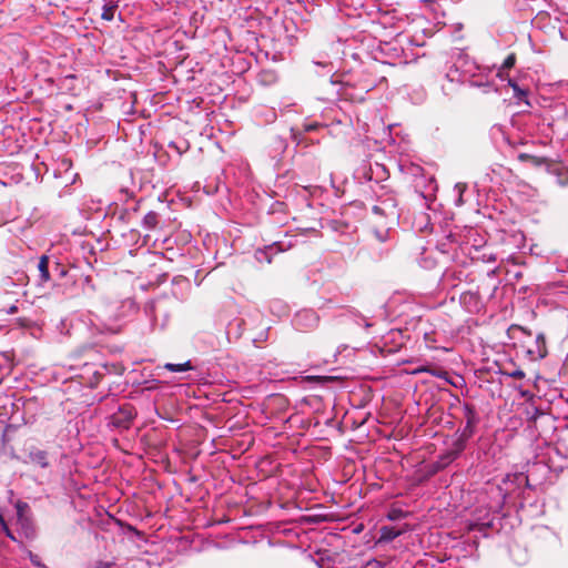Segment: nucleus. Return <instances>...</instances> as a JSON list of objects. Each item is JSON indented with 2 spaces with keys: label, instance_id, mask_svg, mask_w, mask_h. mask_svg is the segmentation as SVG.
Instances as JSON below:
<instances>
[{
  "label": "nucleus",
  "instance_id": "f257e3e1",
  "mask_svg": "<svg viewBox=\"0 0 568 568\" xmlns=\"http://www.w3.org/2000/svg\"><path fill=\"white\" fill-rule=\"evenodd\" d=\"M529 490L528 476L524 473L508 474L500 484H488L486 487V494L489 498L487 509H475V525L480 530L495 528L496 520L500 519L504 507L524 508L526 494H529Z\"/></svg>",
  "mask_w": 568,
  "mask_h": 568
},
{
  "label": "nucleus",
  "instance_id": "f03ea898",
  "mask_svg": "<svg viewBox=\"0 0 568 568\" xmlns=\"http://www.w3.org/2000/svg\"><path fill=\"white\" fill-rule=\"evenodd\" d=\"M478 251L470 245L464 236L449 231L436 244V251L443 255L447 261H452L463 267H467L473 262L471 251Z\"/></svg>",
  "mask_w": 568,
  "mask_h": 568
},
{
  "label": "nucleus",
  "instance_id": "7ed1b4c3",
  "mask_svg": "<svg viewBox=\"0 0 568 568\" xmlns=\"http://www.w3.org/2000/svg\"><path fill=\"white\" fill-rule=\"evenodd\" d=\"M170 310L165 301H148L140 314L141 333L151 334L156 331H163L170 321Z\"/></svg>",
  "mask_w": 568,
  "mask_h": 568
},
{
  "label": "nucleus",
  "instance_id": "20e7f679",
  "mask_svg": "<svg viewBox=\"0 0 568 568\" xmlns=\"http://www.w3.org/2000/svg\"><path fill=\"white\" fill-rule=\"evenodd\" d=\"M57 288H61V293L68 297H73L75 294L69 291V285H88L94 290L91 276H80L78 278L75 273H72L64 264L57 260L51 262V280Z\"/></svg>",
  "mask_w": 568,
  "mask_h": 568
},
{
  "label": "nucleus",
  "instance_id": "39448f33",
  "mask_svg": "<svg viewBox=\"0 0 568 568\" xmlns=\"http://www.w3.org/2000/svg\"><path fill=\"white\" fill-rule=\"evenodd\" d=\"M372 193L376 201L372 206L373 214L385 217L389 223L400 217L396 193L390 186L373 187Z\"/></svg>",
  "mask_w": 568,
  "mask_h": 568
},
{
  "label": "nucleus",
  "instance_id": "423d86ee",
  "mask_svg": "<svg viewBox=\"0 0 568 568\" xmlns=\"http://www.w3.org/2000/svg\"><path fill=\"white\" fill-rule=\"evenodd\" d=\"M354 178L359 182H371V190L378 186H389L385 184L389 178L386 165L378 162H363L354 172Z\"/></svg>",
  "mask_w": 568,
  "mask_h": 568
},
{
  "label": "nucleus",
  "instance_id": "0eeeda50",
  "mask_svg": "<svg viewBox=\"0 0 568 568\" xmlns=\"http://www.w3.org/2000/svg\"><path fill=\"white\" fill-rule=\"evenodd\" d=\"M478 70L479 65L475 61L470 60L463 51H458L446 78L450 82L466 83V79L476 75Z\"/></svg>",
  "mask_w": 568,
  "mask_h": 568
},
{
  "label": "nucleus",
  "instance_id": "6e6552de",
  "mask_svg": "<svg viewBox=\"0 0 568 568\" xmlns=\"http://www.w3.org/2000/svg\"><path fill=\"white\" fill-rule=\"evenodd\" d=\"M462 413L465 419L463 428L455 434L456 440L467 446L468 440L475 435L480 416L474 404L464 402L462 404Z\"/></svg>",
  "mask_w": 568,
  "mask_h": 568
},
{
  "label": "nucleus",
  "instance_id": "1a4fd4ad",
  "mask_svg": "<svg viewBox=\"0 0 568 568\" xmlns=\"http://www.w3.org/2000/svg\"><path fill=\"white\" fill-rule=\"evenodd\" d=\"M109 372L110 369L106 364L98 365L84 362L79 368V373L74 374V376L80 379L83 386L94 388Z\"/></svg>",
  "mask_w": 568,
  "mask_h": 568
},
{
  "label": "nucleus",
  "instance_id": "9d476101",
  "mask_svg": "<svg viewBox=\"0 0 568 568\" xmlns=\"http://www.w3.org/2000/svg\"><path fill=\"white\" fill-rule=\"evenodd\" d=\"M136 416V409L130 403L119 405L116 412L108 417V426L119 430H128Z\"/></svg>",
  "mask_w": 568,
  "mask_h": 568
},
{
  "label": "nucleus",
  "instance_id": "9b49d317",
  "mask_svg": "<svg viewBox=\"0 0 568 568\" xmlns=\"http://www.w3.org/2000/svg\"><path fill=\"white\" fill-rule=\"evenodd\" d=\"M464 268L457 264L446 267L440 277L442 286L444 288H455L460 283L468 281L469 274Z\"/></svg>",
  "mask_w": 568,
  "mask_h": 568
},
{
  "label": "nucleus",
  "instance_id": "f8f14e48",
  "mask_svg": "<svg viewBox=\"0 0 568 568\" xmlns=\"http://www.w3.org/2000/svg\"><path fill=\"white\" fill-rule=\"evenodd\" d=\"M459 303L462 307L469 314H478L485 307V301L480 292L467 291L460 294Z\"/></svg>",
  "mask_w": 568,
  "mask_h": 568
},
{
  "label": "nucleus",
  "instance_id": "ddd939ff",
  "mask_svg": "<svg viewBox=\"0 0 568 568\" xmlns=\"http://www.w3.org/2000/svg\"><path fill=\"white\" fill-rule=\"evenodd\" d=\"M518 161L527 163L534 168L545 169L547 172L557 173L558 165L546 156L535 155L527 152H519L517 154Z\"/></svg>",
  "mask_w": 568,
  "mask_h": 568
},
{
  "label": "nucleus",
  "instance_id": "4468645a",
  "mask_svg": "<svg viewBox=\"0 0 568 568\" xmlns=\"http://www.w3.org/2000/svg\"><path fill=\"white\" fill-rule=\"evenodd\" d=\"M500 281L497 276V268L488 270L485 278L478 285V291L484 298L490 301L495 298V295L499 288Z\"/></svg>",
  "mask_w": 568,
  "mask_h": 568
},
{
  "label": "nucleus",
  "instance_id": "2eb2a0df",
  "mask_svg": "<svg viewBox=\"0 0 568 568\" xmlns=\"http://www.w3.org/2000/svg\"><path fill=\"white\" fill-rule=\"evenodd\" d=\"M28 457L32 464H36L41 468H48L50 467L51 462H55L58 459V453L55 450L31 447L29 449Z\"/></svg>",
  "mask_w": 568,
  "mask_h": 568
},
{
  "label": "nucleus",
  "instance_id": "dca6fc26",
  "mask_svg": "<svg viewBox=\"0 0 568 568\" xmlns=\"http://www.w3.org/2000/svg\"><path fill=\"white\" fill-rule=\"evenodd\" d=\"M489 73L490 70L484 67L479 65V70L477 71V74L474 77H469V79H466V83L471 88H478L481 89L483 92L488 93L491 90H495V83L493 80H489Z\"/></svg>",
  "mask_w": 568,
  "mask_h": 568
},
{
  "label": "nucleus",
  "instance_id": "f3484780",
  "mask_svg": "<svg viewBox=\"0 0 568 568\" xmlns=\"http://www.w3.org/2000/svg\"><path fill=\"white\" fill-rule=\"evenodd\" d=\"M318 315L313 310H303L295 314L293 325L296 329H312L318 324Z\"/></svg>",
  "mask_w": 568,
  "mask_h": 568
},
{
  "label": "nucleus",
  "instance_id": "a211bd4d",
  "mask_svg": "<svg viewBox=\"0 0 568 568\" xmlns=\"http://www.w3.org/2000/svg\"><path fill=\"white\" fill-rule=\"evenodd\" d=\"M287 146H288L287 138L280 135V134L273 135L271 138V140L267 144V153H268V156L275 161L276 166L278 165V163L282 159V155L287 150Z\"/></svg>",
  "mask_w": 568,
  "mask_h": 568
},
{
  "label": "nucleus",
  "instance_id": "6ab92c4d",
  "mask_svg": "<svg viewBox=\"0 0 568 568\" xmlns=\"http://www.w3.org/2000/svg\"><path fill=\"white\" fill-rule=\"evenodd\" d=\"M377 51L386 59L384 62L388 64H394L404 53L403 48L396 41L379 42Z\"/></svg>",
  "mask_w": 568,
  "mask_h": 568
},
{
  "label": "nucleus",
  "instance_id": "aec40b11",
  "mask_svg": "<svg viewBox=\"0 0 568 568\" xmlns=\"http://www.w3.org/2000/svg\"><path fill=\"white\" fill-rule=\"evenodd\" d=\"M466 449V445L457 442L456 439L453 443L452 448L445 454L439 456V459L434 464L435 470H440L455 462Z\"/></svg>",
  "mask_w": 568,
  "mask_h": 568
},
{
  "label": "nucleus",
  "instance_id": "412c9836",
  "mask_svg": "<svg viewBox=\"0 0 568 568\" xmlns=\"http://www.w3.org/2000/svg\"><path fill=\"white\" fill-rule=\"evenodd\" d=\"M138 311V304L133 298H125L115 307V320H124Z\"/></svg>",
  "mask_w": 568,
  "mask_h": 568
},
{
  "label": "nucleus",
  "instance_id": "4be33fe9",
  "mask_svg": "<svg viewBox=\"0 0 568 568\" xmlns=\"http://www.w3.org/2000/svg\"><path fill=\"white\" fill-rule=\"evenodd\" d=\"M24 508H28V504L18 503V505H17L18 521L21 525L24 536L27 538H32V537H34V534H36L34 528H33L31 521L23 516L22 511Z\"/></svg>",
  "mask_w": 568,
  "mask_h": 568
},
{
  "label": "nucleus",
  "instance_id": "5701e85b",
  "mask_svg": "<svg viewBox=\"0 0 568 568\" xmlns=\"http://www.w3.org/2000/svg\"><path fill=\"white\" fill-rule=\"evenodd\" d=\"M412 227L416 232L425 233L432 229L430 216L424 211H420L414 215Z\"/></svg>",
  "mask_w": 568,
  "mask_h": 568
},
{
  "label": "nucleus",
  "instance_id": "b1692460",
  "mask_svg": "<svg viewBox=\"0 0 568 568\" xmlns=\"http://www.w3.org/2000/svg\"><path fill=\"white\" fill-rule=\"evenodd\" d=\"M255 119L260 124H271L275 122L277 114L275 109L268 106H260L255 110Z\"/></svg>",
  "mask_w": 568,
  "mask_h": 568
},
{
  "label": "nucleus",
  "instance_id": "393cba45",
  "mask_svg": "<svg viewBox=\"0 0 568 568\" xmlns=\"http://www.w3.org/2000/svg\"><path fill=\"white\" fill-rule=\"evenodd\" d=\"M268 310L272 315L282 318L290 314V306L280 298H274L268 302Z\"/></svg>",
  "mask_w": 568,
  "mask_h": 568
},
{
  "label": "nucleus",
  "instance_id": "a878e982",
  "mask_svg": "<svg viewBox=\"0 0 568 568\" xmlns=\"http://www.w3.org/2000/svg\"><path fill=\"white\" fill-rule=\"evenodd\" d=\"M244 326H245V322L243 318H234V320L230 321L226 326V334H227L229 339L240 338L244 332Z\"/></svg>",
  "mask_w": 568,
  "mask_h": 568
},
{
  "label": "nucleus",
  "instance_id": "bb28decb",
  "mask_svg": "<svg viewBox=\"0 0 568 568\" xmlns=\"http://www.w3.org/2000/svg\"><path fill=\"white\" fill-rule=\"evenodd\" d=\"M402 535V531L394 526H383L379 529V542H390Z\"/></svg>",
  "mask_w": 568,
  "mask_h": 568
},
{
  "label": "nucleus",
  "instance_id": "cd10ccee",
  "mask_svg": "<svg viewBox=\"0 0 568 568\" xmlns=\"http://www.w3.org/2000/svg\"><path fill=\"white\" fill-rule=\"evenodd\" d=\"M531 355H537L538 358H545L547 356L546 337L542 333H538L535 339V349L528 351Z\"/></svg>",
  "mask_w": 568,
  "mask_h": 568
},
{
  "label": "nucleus",
  "instance_id": "c85d7f7f",
  "mask_svg": "<svg viewBox=\"0 0 568 568\" xmlns=\"http://www.w3.org/2000/svg\"><path fill=\"white\" fill-rule=\"evenodd\" d=\"M40 278L44 282L51 280V260L47 255H42L38 263Z\"/></svg>",
  "mask_w": 568,
  "mask_h": 568
},
{
  "label": "nucleus",
  "instance_id": "c756f323",
  "mask_svg": "<svg viewBox=\"0 0 568 568\" xmlns=\"http://www.w3.org/2000/svg\"><path fill=\"white\" fill-rule=\"evenodd\" d=\"M508 85L513 89L514 98L517 99L518 103L525 102L526 104L529 105V102L527 100V98H528L527 89L519 87L518 83L514 79H510V78L508 79Z\"/></svg>",
  "mask_w": 568,
  "mask_h": 568
},
{
  "label": "nucleus",
  "instance_id": "7c9ffc66",
  "mask_svg": "<svg viewBox=\"0 0 568 568\" xmlns=\"http://www.w3.org/2000/svg\"><path fill=\"white\" fill-rule=\"evenodd\" d=\"M313 65L315 67V72L320 75H333L334 64L331 61H318L313 60Z\"/></svg>",
  "mask_w": 568,
  "mask_h": 568
},
{
  "label": "nucleus",
  "instance_id": "2f4dec72",
  "mask_svg": "<svg viewBox=\"0 0 568 568\" xmlns=\"http://www.w3.org/2000/svg\"><path fill=\"white\" fill-rule=\"evenodd\" d=\"M164 368L172 373H182L195 369V366L193 365V362L191 359L184 362V363H166L164 364Z\"/></svg>",
  "mask_w": 568,
  "mask_h": 568
},
{
  "label": "nucleus",
  "instance_id": "473e14b6",
  "mask_svg": "<svg viewBox=\"0 0 568 568\" xmlns=\"http://www.w3.org/2000/svg\"><path fill=\"white\" fill-rule=\"evenodd\" d=\"M158 222H159V214L154 211H150L144 215V217L142 220V225L145 230L150 231V230H153L156 227Z\"/></svg>",
  "mask_w": 568,
  "mask_h": 568
},
{
  "label": "nucleus",
  "instance_id": "72a5a7b5",
  "mask_svg": "<svg viewBox=\"0 0 568 568\" xmlns=\"http://www.w3.org/2000/svg\"><path fill=\"white\" fill-rule=\"evenodd\" d=\"M427 373L430 374L432 376H435V377H438V378H443L448 384H450V385L456 387V384L449 378L448 373H447L446 369H444L442 367L430 366V369L427 371Z\"/></svg>",
  "mask_w": 568,
  "mask_h": 568
},
{
  "label": "nucleus",
  "instance_id": "f704fd0d",
  "mask_svg": "<svg viewBox=\"0 0 568 568\" xmlns=\"http://www.w3.org/2000/svg\"><path fill=\"white\" fill-rule=\"evenodd\" d=\"M418 263L423 268H427V270L434 268L436 266L435 257L432 255V253H427V252H424L422 254Z\"/></svg>",
  "mask_w": 568,
  "mask_h": 568
},
{
  "label": "nucleus",
  "instance_id": "c9c22d12",
  "mask_svg": "<svg viewBox=\"0 0 568 568\" xmlns=\"http://www.w3.org/2000/svg\"><path fill=\"white\" fill-rule=\"evenodd\" d=\"M466 189L467 185L465 183H457L455 185L454 191L456 193V197L454 200V203L456 206H462L465 203L463 195Z\"/></svg>",
  "mask_w": 568,
  "mask_h": 568
},
{
  "label": "nucleus",
  "instance_id": "e433bc0d",
  "mask_svg": "<svg viewBox=\"0 0 568 568\" xmlns=\"http://www.w3.org/2000/svg\"><path fill=\"white\" fill-rule=\"evenodd\" d=\"M407 517V511L400 509V508H390L387 513V519L390 521H397L402 520Z\"/></svg>",
  "mask_w": 568,
  "mask_h": 568
},
{
  "label": "nucleus",
  "instance_id": "4c0bfd02",
  "mask_svg": "<svg viewBox=\"0 0 568 568\" xmlns=\"http://www.w3.org/2000/svg\"><path fill=\"white\" fill-rule=\"evenodd\" d=\"M515 63H516V54L515 53L508 54L506 57V59L504 60L501 67L499 68L497 75H501V72L510 70L515 65Z\"/></svg>",
  "mask_w": 568,
  "mask_h": 568
},
{
  "label": "nucleus",
  "instance_id": "58836bf2",
  "mask_svg": "<svg viewBox=\"0 0 568 568\" xmlns=\"http://www.w3.org/2000/svg\"><path fill=\"white\" fill-rule=\"evenodd\" d=\"M169 148L174 150L179 155H181L189 149V143L186 141H181V142L171 141L169 143Z\"/></svg>",
  "mask_w": 568,
  "mask_h": 568
},
{
  "label": "nucleus",
  "instance_id": "ea45409f",
  "mask_svg": "<svg viewBox=\"0 0 568 568\" xmlns=\"http://www.w3.org/2000/svg\"><path fill=\"white\" fill-rule=\"evenodd\" d=\"M115 6H108V4H104L103 6V11H102V14H101V18L105 21H112L113 18H114V13H115Z\"/></svg>",
  "mask_w": 568,
  "mask_h": 568
},
{
  "label": "nucleus",
  "instance_id": "a19ab883",
  "mask_svg": "<svg viewBox=\"0 0 568 568\" xmlns=\"http://www.w3.org/2000/svg\"><path fill=\"white\" fill-rule=\"evenodd\" d=\"M390 227H386L385 230L374 229L373 233L376 240L381 243H384L388 240Z\"/></svg>",
  "mask_w": 568,
  "mask_h": 568
},
{
  "label": "nucleus",
  "instance_id": "79ce46f5",
  "mask_svg": "<svg viewBox=\"0 0 568 568\" xmlns=\"http://www.w3.org/2000/svg\"><path fill=\"white\" fill-rule=\"evenodd\" d=\"M354 322L359 326H364L365 328H369L374 325L362 314H355Z\"/></svg>",
  "mask_w": 568,
  "mask_h": 568
},
{
  "label": "nucleus",
  "instance_id": "37998d69",
  "mask_svg": "<svg viewBox=\"0 0 568 568\" xmlns=\"http://www.w3.org/2000/svg\"><path fill=\"white\" fill-rule=\"evenodd\" d=\"M28 557L33 566L39 568H49L41 561L40 557L32 551H28Z\"/></svg>",
  "mask_w": 568,
  "mask_h": 568
},
{
  "label": "nucleus",
  "instance_id": "c03bdc74",
  "mask_svg": "<svg viewBox=\"0 0 568 568\" xmlns=\"http://www.w3.org/2000/svg\"><path fill=\"white\" fill-rule=\"evenodd\" d=\"M473 257H474L473 261L479 260V258L483 261H486V262H495L496 261V256L493 253H489V254L483 253L480 256H473Z\"/></svg>",
  "mask_w": 568,
  "mask_h": 568
},
{
  "label": "nucleus",
  "instance_id": "a18cd8bd",
  "mask_svg": "<svg viewBox=\"0 0 568 568\" xmlns=\"http://www.w3.org/2000/svg\"><path fill=\"white\" fill-rule=\"evenodd\" d=\"M508 376L516 378V379H521L525 377V373L521 369H515V371L508 373Z\"/></svg>",
  "mask_w": 568,
  "mask_h": 568
},
{
  "label": "nucleus",
  "instance_id": "49530a36",
  "mask_svg": "<svg viewBox=\"0 0 568 568\" xmlns=\"http://www.w3.org/2000/svg\"><path fill=\"white\" fill-rule=\"evenodd\" d=\"M112 565H113V562H111V561L99 560L95 562L93 568H111Z\"/></svg>",
  "mask_w": 568,
  "mask_h": 568
},
{
  "label": "nucleus",
  "instance_id": "de8ad7c7",
  "mask_svg": "<svg viewBox=\"0 0 568 568\" xmlns=\"http://www.w3.org/2000/svg\"><path fill=\"white\" fill-rule=\"evenodd\" d=\"M1 528L8 538H10L11 540H16L13 532L10 530L7 524H4V526H1Z\"/></svg>",
  "mask_w": 568,
  "mask_h": 568
},
{
  "label": "nucleus",
  "instance_id": "09e8293b",
  "mask_svg": "<svg viewBox=\"0 0 568 568\" xmlns=\"http://www.w3.org/2000/svg\"><path fill=\"white\" fill-rule=\"evenodd\" d=\"M318 126H320V124L317 122H313V123H310V124H305L304 125V130L306 132L315 131Z\"/></svg>",
  "mask_w": 568,
  "mask_h": 568
},
{
  "label": "nucleus",
  "instance_id": "8fccbe9b",
  "mask_svg": "<svg viewBox=\"0 0 568 568\" xmlns=\"http://www.w3.org/2000/svg\"><path fill=\"white\" fill-rule=\"evenodd\" d=\"M508 274L513 275L514 278L519 280L523 276V273L519 270H508Z\"/></svg>",
  "mask_w": 568,
  "mask_h": 568
},
{
  "label": "nucleus",
  "instance_id": "3c124183",
  "mask_svg": "<svg viewBox=\"0 0 568 568\" xmlns=\"http://www.w3.org/2000/svg\"><path fill=\"white\" fill-rule=\"evenodd\" d=\"M429 369H430V366H429V365H427V366H420V367L416 368L413 373H414V374H417V373H427V371H429Z\"/></svg>",
  "mask_w": 568,
  "mask_h": 568
},
{
  "label": "nucleus",
  "instance_id": "603ef678",
  "mask_svg": "<svg viewBox=\"0 0 568 568\" xmlns=\"http://www.w3.org/2000/svg\"><path fill=\"white\" fill-rule=\"evenodd\" d=\"M17 312H18V307L16 305L10 306L7 311L8 314H14Z\"/></svg>",
  "mask_w": 568,
  "mask_h": 568
},
{
  "label": "nucleus",
  "instance_id": "864d4df0",
  "mask_svg": "<svg viewBox=\"0 0 568 568\" xmlns=\"http://www.w3.org/2000/svg\"><path fill=\"white\" fill-rule=\"evenodd\" d=\"M139 202L133 203L131 207H128L126 211L132 210L133 212L138 211Z\"/></svg>",
  "mask_w": 568,
  "mask_h": 568
},
{
  "label": "nucleus",
  "instance_id": "5fc2aeb1",
  "mask_svg": "<svg viewBox=\"0 0 568 568\" xmlns=\"http://www.w3.org/2000/svg\"><path fill=\"white\" fill-rule=\"evenodd\" d=\"M200 272H201L200 270L195 272V281L197 282V285H200V284H201V282H202V278H201V280H199V277H200Z\"/></svg>",
  "mask_w": 568,
  "mask_h": 568
},
{
  "label": "nucleus",
  "instance_id": "6e6d98bb",
  "mask_svg": "<svg viewBox=\"0 0 568 568\" xmlns=\"http://www.w3.org/2000/svg\"><path fill=\"white\" fill-rule=\"evenodd\" d=\"M528 290H529V288H528V286H521V287L519 288V293H527V292H528Z\"/></svg>",
  "mask_w": 568,
  "mask_h": 568
},
{
  "label": "nucleus",
  "instance_id": "4d7b16f0",
  "mask_svg": "<svg viewBox=\"0 0 568 568\" xmlns=\"http://www.w3.org/2000/svg\"><path fill=\"white\" fill-rule=\"evenodd\" d=\"M4 524H7V523L4 520L3 515L0 513V526H4Z\"/></svg>",
  "mask_w": 568,
  "mask_h": 568
},
{
  "label": "nucleus",
  "instance_id": "13d9d810",
  "mask_svg": "<svg viewBox=\"0 0 568 568\" xmlns=\"http://www.w3.org/2000/svg\"><path fill=\"white\" fill-rule=\"evenodd\" d=\"M315 562H316L317 568H324L320 561H315Z\"/></svg>",
  "mask_w": 568,
  "mask_h": 568
},
{
  "label": "nucleus",
  "instance_id": "bf43d9fd",
  "mask_svg": "<svg viewBox=\"0 0 568 568\" xmlns=\"http://www.w3.org/2000/svg\"><path fill=\"white\" fill-rule=\"evenodd\" d=\"M519 258H520V257H513V261L515 262V264H519V263H518V260H519Z\"/></svg>",
  "mask_w": 568,
  "mask_h": 568
},
{
  "label": "nucleus",
  "instance_id": "052dcab7",
  "mask_svg": "<svg viewBox=\"0 0 568 568\" xmlns=\"http://www.w3.org/2000/svg\"><path fill=\"white\" fill-rule=\"evenodd\" d=\"M454 398H455V402H456V403L460 404V399H459V397H458V396H455Z\"/></svg>",
  "mask_w": 568,
  "mask_h": 568
},
{
  "label": "nucleus",
  "instance_id": "680f3d73",
  "mask_svg": "<svg viewBox=\"0 0 568 568\" xmlns=\"http://www.w3.org/2000/svg\"><path fill=\"white\" fill-rule=\"evenodd\" d=\"M493 130L501 131V129L499 126L498 128L494 126Z\"/></svg>",
  "mask_w": 568,
  "mask_h": 568
},
{
  "label": "nucleus",
  "instance_id": "e2e57ef3",
  "mask_svg": "<svg viewBox=\"0 0 568 568\" xmlns=\"http://www.w3.org/2000/svg\"><path fill=\"white\" fill-rule=\"evenodd\" d=\"M262 339H267V336H264V337H263V336L261 335V338H260L258 341H262Z\"/></svg>",
  "mask_w": 568,
  "mask_h": 568
},
{
  "label": "nucleus",
  "instance_id": "0e129e2a",
  "mask_svg": "<svg viewBox=\"0 0 568 568\" xmlns=\"http://www.w3.org/2000/svg\"><path fill=\"white\" fill-rule=\"evenodd\" d=\"M566 111L568 112V103L566 104Z\"/></svg>",
  "mask_w": 568,
  "mask_h": 568
}]
</instances>
